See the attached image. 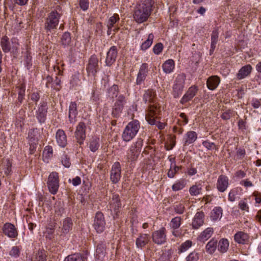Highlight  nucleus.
<instances>
[{"mask_svg": "<svg viewBox=\"0 0 261 261\" xmlns=\"http://www.w3.org/2000/svg\"><path fill=\"white\" fill-rule=\"evenodd\" d=\"M237 113L233 110L229 109L223 112L221 115V117L224 120H229L230 118L235 116Z\"/></svg>", "mask_w": 261, "mask_h": 261, "instance_id": "09e8293b", "label": "nucleus"}, {"mask_svg": "<svg viewBox=\"0 0 261 261\" xmlns=\"http://www.w3.org/2000/svg\"><path fill=\"white\" fill-rule=\"evenodd\" d=\"M73 222L71 218L66 217L62 220L59 227V236L61 238H67V234L72 230L73 227Z\"/></svg>", "mask_w": 261, "mask_h": 261, "instance_id": "9d476101", "label": "nucleus"}, {"mask_svg": "<svg viewBox=\"0 0 261 261\" xmlns=\"http://www.w3.org/2000/svg\"><path fill=\"white\" fill-rule=\"evenodd\" d=\"M56 140L60 147L64 148L66 146L67 143V136L63 129H59L57 130L56 133Z\"/></svg>", "mask_w": 261, "mask_h": 261, "instance_id": "393cba45", "label": "nucleus"}, {"mask_svg": "<svg viewBox=\"0 0 261 261\" xmlns=\"http://www.w3.org/2000/svg\"><path fill=\"white\" fill-rule=\"evenodd\" d=\"M174 212L177 214H182L185 211L184 204L179 203L174 206Z\"/></svg>", "mask_w": 261, "mask_h": 261, "instance_id": "13d9d810", "label": "nucleus"}, {"mask_svg": "<svg viewBox=\"0 0 261 261\" xmlns=\"http://www.w3.org/2000/svg\"><path fill=\"white\" fill-rule=\"evenodd\" d=\"M152 4L151 0H144L137 5L134 11L133 17L138 23H141L147 20L151 14Z\"/></svg>", "mask_w": 261, "mask_h": 261, "instance_id": "f257e3e1", "label": "nucleus"}, {"mask_svg": "<svg viewBox=\"0 0 261 261\" xmlns=\"http://www.w3.org/2000/svg\"><path fill=\"white\" fill-rule=\"evenodd\" d=\"M154 97V92L151 90H147L145 91L143 96V100L145 103L153 102V99Z\"/></svg>", "mask_w": 261, "mask_h": 261, "instance_id": "79ce46f5", "label": "nucleus"}, {"mask_svg": "<svg viewBox=\"0 0 261 261\" xmlns=\"http://www.w3.org/2000/svg\"><path fill=\"white\" fill-rule=\"evenodd\" d=\"M150 241V236L146 233H140L136 240V247L142 249Z\"/></svg>", "mask_w": 261, "mask_h": 261, "instance_id": "bb28decb", "label": "nucleus"}, {"mask_svg": "<svg viewBox=\"0 0 261 261\" xmlns=\"http://www.w3.org/2000/svg\"><path fill=\"white\" fill-rule=\"evenodd\" d=\"M220 82V78L216 75L209 77L206 81V86L208 89L214 90L217 88Z\"/></svg>", "mask_w": 261, "mask_h": 261, "instance_id": "c756f323", "label": "nucleus"}, {"mask_svg": "<svg viewBox=\"0 0 261 261\" xmlns=\"http://www.w3.org/2000/svg\"><path fill=\"white\" fill-rule=\"evenodd\" d=\"M140 127V122L137 120L129 122L125 126L122 135V139L125 142L132 140L137 135Z\"/></svg>", "mask_w": 261, "mask_h": 261, "instance_id": "20e7f679", "label": "nucleus"}, {"mask_svg": "<svg viewBox=\"0 0 261 261\" xmlns=\"http://www.w3.org/2000/svg\"><path fill=\"white\" fill-rule=\"evenodd\" d=\"M229 243L225 238L221 239L217 244L218 250L221 253L226 252L228 249Z\"/></svg>", "mask_w": 261, "mask_h": 261, "instance_id": "f704fd0d", "label": "nucleus"}, {"mask_svg": "<svg viewBox=\"0 0 261 261\" xmlns=\"http://www.w3.org/2000/svg\"><path fill=\"white\" fill-rule=\"evenodd\" d=\"M148 64L144 63L141 65L136 81L137 85H141L145 80L149 72Z\"/></svg>", "mask_w": 261, "mask_h": 261, "instance_id": "4468645a", "label": "nucleus"}, {"mask_svg": "<svg viewBox=\"0 0 261 261\" xmlns=\"http://www.w3.org/2000/svg\"><path fill=\"white\" fill-rule=\"evenodd\" d=\"M106 254V244L103 242L99 243L96 247L95 258L96 261H103Z\"/></svg>", "mask_w": 261, "mask_h": 261, "instance_id": "a878e982", "label": "nucleus"}, {"mask_svg": "<svg viewBox=\"0 0 261 261\" xmlns=\"http://www.w3.org/2000/svg\"><path fill=\"white\" fill-rule=\"evenodd\" d=\"M186 185V181L184 179L177 180L172 186V190L173 191H178L182 190Z\"/></svg>", "mask_w": 261, "mask_h": 261, "instance_id": "ea45409f", "label": "nucleus"}, {"mask_svg": "<svg viewBox=\"0 0 261 261\" xmlns=\"http://www.w3.org/2000/svg\"><path fill=\"white\" fill-rule=\"evenodd\" d=\"M219 36V32L218 30L216 29L214 30L211 35V48L210 49V54L211 55L216 47L218 42Z\"/></svg>", "mask_w": 261, "mask_h": 261, "instance_id": "58836bf2", "label": "nucleus"}, {"mask_svg": "<svg viewBox=\"0 0 261 261\" xmlns=\"http://www.w3.org/2000/svg\"><path fill=\"white\" fill-rule=\"evenodd\" d=\"M229 186L228 178L224 175H220L217 179L216 188L219 192H224Z\"/></svg>", "mask_w": 261, "mask_h": 261, "instance_id": "5701e85b", "label": "nucleus"}, {"mask_svg": "<svg viewBox=\"0 0 261 261\" xmlns=\"http://www.w3.org/2000/svg\"><path fill=\"white\" fill-rule=\"evenodd\" d=\"M64 261H84V259L81 254L74 253L66 256Z\"/></svg>", "mask_w": 261, "mask_h": 261, "instance_id": "37998d69", "label": "nucleus"}, {"mask_svg": "<svg viewBox=\"0 0 261 261\" xmlns=\"http://www.w3.org/2000/svg\"><path fill=\"white\" fill-rule=\"evenodd\" d=\"M214 233L213 227H207L202 231L198 237L199 241L205 242L209 239Z\"/></svg>", "mask_w": 261, "mask_h": 261, "instance_id": "2f4dec72", "label": "nucleus"}, {"mask_svg": "<svg viewBox=\"0 0 261 261\" xmlns=\"http://www.w3.org/2000/svg\"><path fill=\"white\" fill-rule=\"evenodd\" d=\"M71 36L68 32H65L61 37V43L64 47L68 46L71 43Z\"/></svg>", "mask_w": 261, "mask_h": 261, "instance_id": "de8ad7c7", "label": "nucleus"}, {"mask_svg": "<svg viewBox=\"0 0 261 261\" xmlns=\"http://www.w3.org/2000/svg\"><path fill=\"white\" fill-rule=\"evenodd\" d=\"M181 224V217L177 216L171 219L169 225L172 229H178L180 226Z\"/></svg>", "mask_w": 261, "mask_h": 261, "instance_id": "49530a36", "label": "nucleus"}, {"mask_svg": "<svg viewBox=\"0 0 261 261\" xmlns=\"http://www.w3.org/2000/svg\"><path fill=\"white\" fill-rule=\"evenodd\" d=\"M86 126L84 122H80L78 123L75 132V137L80 144H83L86 138Z\"/></svg>", "mask_w": 261, "mask_h": 261, "instance_id": "f3484780", "label": "nucleus"}, {"mask_svg": "<svg viewBox=\"0 0 261 261\" xmlns=\"http://www.w3.org/2000/svg\"><path fill=\"white\" fill-rule=\"evenodd\" d=\"M61 14L56 10L50 12L46 18L44 23V29L46 32H51L56 29L59 23Z\"/></svg>", "mask_w": 261, "mask_h": 261, "instance_id": "423d86ee", "label": "nucleus"}, {"mask_svg": "<svg viewBox=\"0 0 261 261\" xmlns=\"http://www.w3.org/2000/svg\"><path fill=\"white\" fill-rule=\"evenodd\" d=\"M46 257L44 252L39 251L36 254V261H46Z\"/></svg>", "mask_w": 261, "mask_h": 261, "instance_id": "0e129e2a", "label": "nucleus"}, {"mask_svg": "<svg viewBox=\"0 0 261 261\" xmlns=\"http://www.w3.org/2000/svg\"><path fill=\"white\" fill-rule=\"evenodd\" d=\"M202 186L200 184H195L189 189V193L192 196H196L201 193Z\"/></svg>", "mask_w": 261, "mask_h": 261, "instance_id": "a19ab883", "label": "nucleus"}, {"mask_svg": "<svg viewBox=\"0 0 261 261\" xmlns=\"http://www.w3.org/2000/svg\"><path fill=\"white\" fill-rule=\"evenodd\" d=\"M47 186L49 192L53 195L57 193L59 188V177L57 172H51L48 175Z\"/></svg>", "mask_w": 261, "mask_h": 261, "instance_id": "6e6552de", "label": "nucleus"}, {"mask_svg": "<svg viewBox=\"0 0 261 261\" xmlns=\"http://www.w3.org/2000/svg\"><path fill=\"white\" fill-rule=\"evenodd\" d=\"M121 178V166L119 162H116L112 166L110 172V180L114 184H117Z\"/></svg>", "mask_w": 261, "mask_h": 261, "instance_id": "2eb2a0df", "label": "nucleus"}, {"mask_svg": "<svg viewBox=\"0 0 261 261\" xmlns=\"http://www.w3.org/2000/svg\"><path fill=\"white\" fill-rule=\"evenodd\" d=\"M198 91L197 86L192 85L190 87L180 100V103L184 105L190 101L196 95Z\"/></svg>", "mask_w": 261, "mask_h": 261, "instance_id": "a211bd4d", "label": "nucleus"}, {"mask_svg": "<svg viewBox=\"0 0 261 261\" xmlns=\"http://www.w3.org/2000/svg\"><path fill=\"white\" fill-rule=\"evenodd\" d=\"M153 242L158 245L165 244L167 241L166 229L162 227L159 230H155L152 233L151 235Z\"/></svg>", "mask_w": 261, "mask_h": 261, "instance_id": "9b49d317", "label": "nucleus"}, {"mask_svg": "<svg viewBox=\"0 0 261 261\" xmlns=\"http://www.w3.org/2000/svg\"><path fill=\"white\" fill-rule=\"evenodd\" d=\"M39 137V130L37 128H33L29 130L28 134L29 142H31V143H34V144H37Z\"/></svg>", "mask_w": 261, "mask_h": 261, "instance_id": "473e14b6", "label": "nucleus"}, {"mask_svg": "<svg viewBox=\"0 0 261 261\" xmlns=\"http://www.w3.org/2000/svg\"><path fill=\"white\" fill-rule=\"evenodd\" d=\"M21 250V246H14L11 248L9 254L11 257L18 258L20 255Z\"/></svg>", "mask_w": 261, "mask_h": 261, "instance_id": "a18cd8bd", "label": "nucleus"}, {"mask_svg": "<svg viewBox=\"0 0 261 261\" xmlns=\"http://www.w3.org/2000/svg\"><path fill=\"white\" fill-rule=\"evenodd\" d=\"M234 240L238 244H245L248 242L249 236L243 231H238L234 234Z\"/></svg>", "mask_w": 261, "mask_h": 261, "instance_id": "7c9ffc66", "label": "nucleus"}, {"mask_svg": "<svg viewBox=\"0 0 261 261\" xmlns=\"http://www.w3.org/2000/svg\"><path fill=\"white\" fill-rule=\"evenodd\" d=\"M93 226L97 233H101L104 231L106 226V221L104 215L101 212H98L96 213Z\"/></svg>", "mask_w": 261, "mask_h": 261, "instance_id": "f8f14e48", "label": "nucleus"}, {"mask_svg": "<svg viewBox=\"0 0 261 261\" xmlns=\"http://www.w3.org/2000/svg\"><path fill=\"white\" fill-rule=\"evenodd\" d=\"M180 167L177 166L176 165H174L172 168L170 167V169L169 170L167 175L169 178H173L177 171L180 169Z\"/></svg>", "mask_w": 261, "mask_h": 261, "instance_id": "6e6d98bb", "label": "nucleus"}, {"mask_svg": "<svg viewBox=\"0 0 261 261\" xmlns=\"http://www.w3.org/2000/svg\"><path fill=\"white\" fill-rule=\"evenodd\" d=\"M202 144L203 146L208 150H211L214 148L216 150L218 149V147H216L214 143L210 142L208 140L203 141Z\"/></svg>", "mask_w": 261, "mask_h": 261, "instance_id": "e2e57ef3", "label": "nucleus"}, {"mask_svg": "<svg viewBox=\"0 0 261 261\" xmlns=\"http://www.w3.org/2000/svg\"><path fill=\"white\" fill-rule=\"evenodd\" d=\"M186 75L179 74L176 76L172 86V94L174 98L179 97L182 94L185 85Z\"/></svg>", "mask_w": 261, "mask_h": 261, "instance_id": "0eeeda50", "label": "nucleus"}, {"mask_svg": "<svg viewBox=\"0 0 261 261\" xmlns=\"http://www.w3.org/2000/svg\"><path fill=\"white\" fill-rule=\"evenodd\" d=\"M193 243L191 240H187L182 243L178 249V251L180 253L184 252L187 251L192 246Z\"/></svg>", "mask_w": 261, "mask_h": 261, "instance_id": "3c124183", "label": "nucleus"}, {"mask_svg": "<svg viewBox=\"0 0 261 261\" xmlns=\"http://www.w3.org/2000/svg\"><path fill=\"white\" fill-rule=\"evenodd\" d=\"M99 146V138L97 136L92 137L90 139L88 144L90 150L92 152H95L98 149Z\"/></svg>", "mask_w": 261, "mask_h": 261, "instance_id": "c9c22d12", "label": "nucleus"}, {"mask_svg": "<svg viewBox=\"0 0 261 261\" xmlns=\"http://www.w3.org/2000/svg\"><path fill=\"white\" fill-rule=\"evenodd\" d=\"M143 146V140L138 139L134 142L127 150L126 154V159L128 162H136L140 154Z\"/></svg>", "mask_w": 261, "mask_h": 261, "instance_id": "39448f33", "label": "nucleus"}, {"mask_svg": "<svg viewBox=\"0 0 261 261\" xmlns=\"http://www.w3.org/2000/svg\"><path fill=\"white\" fill-rule=\"evenodd\" d=\"M109 96L114 98L116 97L119 93V88L116 85H113L108 90Z\"/></svg>", "mask_w": 261, "mask_h": 261, "instance_id": "8fccbe9b", "label": "nucleus"}, {"mask_svg": "<svg viewBox=\"0 0 261 261\" xmlns=\"http://www.w3.org/2000/svg\"><path fill=\"white\" fill-rule=\"evenodd\" d=\"M218 241L215 238H212L206 245L205 250L210 254H213L217 248Z\"/></svg>", "mask_w": 261, "mask_h": 261, "instance_id": "e433bc0d", "label": "nucleus"}, {"mask_svg": "<svg viewBox=\"0 0 261 261\" xmlns=\"http://www.w3.org/2000/svg\"><path fill=\"white\" fill-rule=\"evenodd\" d=\"M197 139V134L194 131H188L187 132L183 138L184 145L185 146L189 145L194 143Z\"/></svg>", "mask_w": 261, "mask_h": 261, "instance_id": "c85d7f7f", "label": "nucleus"}, {"mask_svg": "<svg viewBox=\"0 0 261 261\" xmlns=\"http://www.w3.org/2000/svg\"><path fill=\"white\" fill-rule=\"evenodd\" d=\"M109 205L111 215L113 218L114 219L118 218L119 216L120 209L121 207V202L118 194H113Z\"/></svg>", "mask_w": 261, "mask_h": 261, "instance_id": "1a4fd4ad", "label": "nucleus"}, {"mask_svg": "<svg viewBox=\"0 0 261 261\" xmlns=\"http://www.w3.org/2000/svg\"><path fill=\"white\" fill-rule=\"evenodd\" d=\"M47 112V104L46 101L40 103L38 110L36 111V117L40 123H44L46 119Z\"/></svg>", "mask_w": 261, "mask_h": 261, "instance_id": "aec40b11", "label": "nucleus"}, {"mask_svg": "<svg viewBox=\"0 0 261 261\" xmlns=\"http://www.w3.org/2000/svg\"><path fill=\"white\" fill-rule=\"evenodd\" d=\"M199 254L194 251L191 252L187 257L186 261H197L199 259Z\"/></svg>", "mask_w": 261, "mask_h": 261, "instance_id": "052dcab7", "label": "nucleus"}, {"mask_svg": "<svg viewBox=\"0 0 261 261\" xmlns=\"http://www.w3.org/2000/svg\"><path fill=\"white\" fill-rule=\"evenodd\" d=\"M238 194V190L236 188L231 189L228 194V200L230 201H234Z\"/></svg>", "mask_w": 261, "mask_h": 261, "instance_id": "680f3d73", "label": "nucleus"}, {"mask_svg": "<svg viewBox=\"0 0 261 261\" xmlns=\"http://www.w3.org/2000/svg\"><path fill=\"white\" fill-rule=\"evenodd\" d=\"M3 233L10 238H16L18 236V232L15 226L10 223H6L3 227Z\"/></svg>", "mask_w": 261, "mask_h": 261, "instance_id": "4be33fe9", "label": "nucleus"}, {"mask_svg": "<svg viewBox=\"0 0 261 261\" xmlns=\"http://www.w3.org/2000/svg\"><path fill=\"white\" fill-rule=\"evenodd\" d=\"M5 165L4 168H3L5 174L6 175H8L11 174V163L10 162L9 160H6L4 162Z\"/></svg>", "mask_w": 261, "mask_h": 261, "instance_id": "bf43d9fd", "label": "nucleus"}, {"mask_svg": "<svg viewBox=\"0 0 261 261\" xmlns=\"http://www.w3.org/2000/svg\"><path fill=\"white\" fill-rule=\"evenodd\" d=\"M251 105L254 109H258L261 106V99L253 98L251 101Z\"/></svg>", "mask_w": 261, "mask_h": 261, "instance_id": "774afa93", "label": "nucleus"}, {"mask_svg": "<svg viewBox=\"0 0 261 261\" xmlns=\"http://www.w3.org/2000/svg\"><path fill=\"white\" fill-rule=\"evenodd\" d=\"M79 82V77L75 75H72L70 81V88L73 89L78 85Z\"/></svg>", "mask_w": 261, "mask_h": 261, "instance_id": "69168bd1", "label": "nucleus"}, {"mask_svg": "<svg viewBox=\"0 0 261 261\" xmlns=\"http://www.w3.org/2000/svg\"><path fill=\"white\" fill-rule=\"evenodd\" d=\"M1 46L5 53L10 52L16 55L19 50V44L17 38H13L10 40L7 36H4L1 39Z\"/></svg>", "mask_w": 261, "mask_h": 261, "instance_id": "7ed1b4c3", "label": "nucleus"}, {"mask_svg": "<svg viewBox=\"0 0 261 261\" xmlns=\"http://www.w3.org/2000/svg\"><path fill=\"white\" fill-rule=\"evenodd\" d=\"M77 114V104L74 101H71L69 106L68 115L70 123L74 124L76 121Z\"/></svg>", "mask_w": 261, "mask_h": 261, "instance_id": "b1692460", "label": "nucleus"}, {"mask_svg": "<svg viewBox=\"0 0 261 261\" xmlns=\"http://www.w3.org/2000/svg\"><path fill=\"white\" fill-rule=\"evenodd\" d=\"M175 68V63L173 60L168 59L162 65L163 70L166 74H169L172 72Z\"/></svg>", "mask_w": 261, "mask_h": 261, "instance_id": "72a5a7b5", "label": "nucleus"}, {"mask_svg": "<svg viewBox=\"0 0 261 261\" xmlns=\"http://www.w3.org/2000/svg\"><path fill=\"white\" fill-rule=\"evenodd\" d=\"M54 207L55 214L58 216H61L64 213L63 204L61 202H56Z\"/></svg>", "mask_w": 261, "mask_h": 261, "instance_id": "603ef678", "label": "nucleus"}, {"mask_svg": "<svg viewBox=\"0 0 261 261\" xmlns=\"http://www.w3.org/2000/svg\"><path fill=\"white\" fill-rule=\"evenodd\" d=\"M252 70V67L250 64L243 66L237 74L238 80H242L249 76Z\"/></svg>", "mask_w": 261, "mask_h": 261, "instance_id": "cd10ccee", "label": "nucleus"}, {"mask_svg": "<svg viewBox=\"0 0 261 261\" xmlns=\"http://www.w3.org/2000/svg\"><path fill=\"white\" fill-rule=\"evenodd\" d=\"M205 215L202 212H197L192 220L191 226L193 229H198L204 223Z\"/></svg>", "mask_w": 261, "mask_h": 261, "instance_id": "6ab92c4d", "label": "nucleus"}, {"mask_svg": "<svg viewBox=\"0 0 261 261\" xmlns=\"http://www.w3.org/2000/svg\"><path fill=\"white\" fill-rule=\"evenodd\" d=\"M160 112V107L156 103L150 104L148 108L146 114L145 115V119L151 125H155L159 129H163L166 124L160 121L156 122L155 119Z\"/></svg>", "mask_w": 261, "mask_h": 261, "instance_id": "f03ea898", "label": "nucleus"}, {"mask_svg": "<svg viewBox=\"0 0 261 261\" xmlns=\"http://www.w3.org/2000/svg\"><path fill=\"white\" fill-rule=\"evenodd\" d=\"M223 214V210L220 206L215 207L211 213L210 218L213 221L220 220Z\"/></svg>", "mask_w": 261, "mask_h": 261, "instance_id": "4c0bfd02", "label": "nucleus"}, {"mask_svg": "<svg viewBox=\"0 0 261 261\" xmlns=\"http://www.w3.org/2000/svg\"><path fill=\"white\" fill-rule=\"evenodd\" d=\"M98 60L95 55L91 56L89 60L88 64L86 67V70L88 75L91 74L95 76L98 71Z\"/></svg>", "mask_w": 261, "mask_h": 261, "instance_id": "ddd939ff", "label": "nucleus"}, {"mask_svg": "<svg viewBox=\"0 0 261 261\" xmlns=\"http://www.w3.org/2000/svg\"><path fill=\"white\" fill-rule=\"evenodd\" d=\"M79 5L82 11H86L89 8V0H79Z\"/></svg>", "mask_w": 261, "mask_h": 261, "instance_id": "4d7b16f0", "label": "nucleus"}, {"mask_svg": "<svg viewBox=\"0 0 261 261\" xmlns=\"http://www.w3.org/2000/svg\"><path fill=\"white\" fill-rule=\"evenodd\" d=\"M120 19L119 15L117 14H114L112 16L110 17L108 20L107 26L110 28H113L114 24Z\"/></svg>", "mask_w": 261, "mask_h": 261, "instance_id": "864d4df0", "label": "nucleus"}, {"mask_svg": "<svg viewBox=\"0 0 261 261\" xmlns=\"http://www.w3.org/2000/svg\"><path fill=\"white\" fill-rule=\"evenodd\" d=\"M163 49V45L162 43L156 44L153 48V51L155 55L160 54Z\"/></svg>", "mask_w": 261, "mask_h": 261, "instance_id": "338daca9", "label": "nucleus"}, {"mask_svg": "<svg viewBox=\"0 0 261 261\" xmlns=\"http://www.w3.org/2000/svg\"><path fill=\"white\" fill-rule=\"evenodd\" d=\"M18 88V100L20 102H22L25 95V86L24 84H21L19 86Z\"/></svg>", "mask_w": 261, "mask_h": 261, "instance_id": "5fc2aeb1", "label": "nucleus"}, {"mask_svg": "<svg viewBox=\"0 0 261 261\" xmlns=\"http://www.w3.org/2000/svg\"><path fill=\"white\" fill-rule=\"evenodd\" d=\"M126 102L125 97L123 95L118 96L113 108L112 114L114 116L117 117L122 112Z\"/></svg>", "mask_w": 261, "mask_h": 261, "instance_id": "dca6fc26", "label": "nucleus"}, {"mask_svg": "<svg viewBox=\"0 0 261 261\" xmlns=\"http://www.w3.org/2000/svg\"><path fill=\"white\" fill-rule=\"evenodd\" d=\"M118 50L116 46L110 47L107 54L106 64L108 66H111L115 61L117 57Z\"/></svg>", "mask_w": 261, "mask_h": 261, "instance_id": "412c9836", "label": "nucleus"}, {"mask_svg": "<svg viewBox=\"0 0 261 261\" xmlns=\"http://www.w3.org/2000/svg\"><path fill=\"white\" fill-rule=\"evenodd\" d=\"M153 38L154 35L153 34H149L148 36L147 39L142 44L141 46V49L143 50H145L148 48L151 45L153 42Z\"/></svg>", "mask_w": 261, "mask_h": 261, "instance_id": "c03bdc74", "label": "nucleus"}]
</instances>
